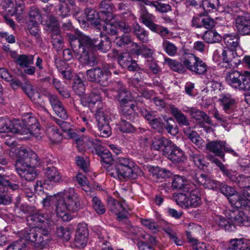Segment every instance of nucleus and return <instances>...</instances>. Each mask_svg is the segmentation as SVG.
<instances>
[{
    "instance_id": "nucleus-1",
    "label": "nucleus",
    "mask_w": 250,
    "mask_h": 250,
    "mask_svg": "<svg viewBox=\"0 0 250 250\" xmlns=\"http://www.w3.org/2000/svg\"><path fill=\"white\" fill-rule=\"evenodd\" d=\"M70 46L78 60L85 65L95 66L98 63V59L94 53L97 48L104 52L111 47V42L106 36H100L91 39L79 32L75 35H68Z\"/></svg>"
},
{
    "instance_id": "nucleus-2",
    "label": "nucleus",
    "mask_w": 250,
    "mask_h": 250,
    "mask_svg": "<svg viewBox=\"0 0 250 250\" xmlns=\"http://www.w3.org/2000/svg\"><path fill=\"white\" fill-rule=\"evenodd\" d=\"M19 158L15 167L20 177L26 181H32L37 176L35 167L42 166L37 154L32 151L23 149L19 151Z\"/></svg>"
},
{
    "instance_id": "nucleus-3",
    "label": "nucleus",
    "mask_w": 250,
    "mask_h": 250,
    "mask_svg": "<svg viewBox=\"0 0 250 250\" xmlns=\"http://www.w3.org/2000/svg\"><path fill=\"white\" fill-rule=\"evenodd\" d=\"M107 174L110 176L119 179L129 178L136 179L143 175V172L131 159L125 157L117 159L116 164L106 167Z\"/></svg>"
},
{
    "instance_id": "nucleus-4",
    "label": "nucleus",
    "mask_w": 250,
    "mask_h": 250,
    "mask_svg": "<svg viewBox=\"0 0 250 250\" xmlns=\"http://www.w3.org/2000/svg\"><path fill=\"white\" fill-rule=\"evenodd\" d=\"M81 208V198L74 189L68 188L62 193V197H59L56 205V214L58 217L66 219L69 217L68 210L77 211Z\"/></svg>"
},
{
    "instance_id": "nucleus-5",
    "label": "nucleus",
    "mask_w": 250,
    "mask_h": 250,
    "mask_svg": "<svg viewBox=\"0 0 250 250\" xmlns=\"http://www.w3.org/2000/svg\"><path fill=\"white\" fill-rule=\"evenodd\" d=\"M185 193H180L175 196L177 204L182 208L197 207L201 203L199 190L194 185L187 186Z\"/></svg>"
},
{
    "instance_id": "nucleus-6",
    "label": "nucleus",
    "mask_w": 250,
    "mask_h": 250,
    "mask_svg": "<svg viewBox=\"0 0 250 250\" xmlns=\"http://www.w3.org/2000/svg\"><path fill=\"white\" fill-rule=\"evenodd\" d=\"M18 120V123H16L15 125L18 134H30L36 138L39 137L41 128L35 117L28 115L22 121Z\"/></svg>"
},
{
    "instance_id": "nucleus-7",
    "label": "nucleus",
    "mask_w": 250,
    "mask_h": 250,
    "mask_svg": "<svg viewBox=\"0 0 250 250\" xmlns=\"http://www.w3.org/2000/svg\"><path fill=\"white\" fill-rule=\"evenodd\" d=\"M183 63L190 71L196 74H204L207 70V65L205 62L193 54H186Z\"/></svg>"
},
{
    "instance_id": "nucleus-8",
    "label": "nucleus",
    "mask_w": 250,
    "mask_h": 250,
    "mask_svg": "<svg viewBox=\"0 0 250 250\" xmlns=\"http://www.w3.org/2000/svg\"><path fill=\"white\" fill-rule=\"evenodd\" d=\"M226 81L231 87L246 91L249 89V82L246 76L237 71L231 70L226 74Z\"/></svg>"
},
{
    "instance_id": "nucleus-9",
    "label": "nucleus",
    "mask_w": 250,
    "mask_h": 250,
    "mask_svg": "<svg viewBox=\"0 0 250 250\" xmlns=\"http://www.w3.org/2000/svg\"><path fill=\"white\" fill-rule=\"evenodd\" d=\"M86 75L87 80L89 82L96 83L103 86H105L108 83L107 73L104 72L99 66L87 70Z\"/></svg>"
},
{
    "instance_id": "nucleus-10",
    "label": "nucleus",
    "mask_w": 250,
    "mask_h": 250,
    "mask_svg": "<svg viewBox=\"0 0 250 250\" xmlns=\"http://www.w3.org/2000/svg\"><path fill=\"white\" fill-rule=\"evenodd\" d=\"M153 18L152 14L146 11H143L141 16L142 22L151 30L158 33L162 37L166 36L169 33L167 29L155 24L153 22Z\"/></svg>"
},
{
    "instance_id": "nucleus-11",
    "label": "nucleus",
    "mask_w": 250,
    "mask_h": 250,
    "mask_svg": "<svg viewBox=\"0 0 250 250\" xmlns=\"http://www.w3.org/2000/svg\"><path fill=\"white\" fill-rule=\"evenodd\" d=\"M235 23L238 35L246 36L250 34V16L249 14L237 15L235 18Z\"/></svg>"
},
{
    "instance_id": "nucleus-12",
    "label": "nucleus",
    "mask_w": 250,
    "mask_h": 250,
    "mask_svg": "<svg viewBox=\"0 0 250 250\" xmlns=\"http://www.w3.org/2000/svg\"><path fill=\"white\" fill-rule=\"evenodd\" d=\"M223 63L226 64L225 67L234 68L237 67L240 63V57L235 50L224 48L221 53Z\"/></svg>"
},
{
    "instance_id": "nucleus-13",
    "label": "nucleus",
    "mask_w": 250,
    "mask_h": 250,
    "mask_svg": "<svg viewBox=\"0 0 250 250\" xmlns=\"http://www.w3.org/2000/svg\"><path fill=\"white\" fill-rule=\"evenodd\" d=\"M88 233L86 224L82 223L78 225L74 239V245L76 247H85L87 243Z\"/></svg>"
},
{
    "instance_id": "nucleus-14",
    "label": "nucleus",
    "mask_w": 250,
    "mask_h": 250,
    "mask_svg": "<svg viewBox=\"0 0 250 250\" xmlns=\"http://www.w3.org/2000/svg\"><path fill=\"white\" fill-rule=\"evenodd\" d=\"M44 95L48 97L50 104L55 114L63 120L67 119V112L58 98L55 95H51L48 92H46Z\"/></svg>"
},
{
    "instance_id": "nucleus-15",
    "label": "nucleus",
    "mask_w": 250,
    "mask_h": 250,
    "mask_svg": "<svg viewBox=\"0 0 250 250\" xmlns=\"http://www.w3.org/2000/svg\"><path fill=\"white\" fill-rule=\"evenodd\" d=\"M103 20L104 23L103 24V29L106 33L110 35H115L117 33L118 26H116V21L111 22L113 18V14L109 12H102Z\"/></svg>"
},
{
    "instance_id": "nucleus-16",
    "label": "nucleus",
    "mask_w": 250,
    "mask_h": 250,
    "mask_svg": "<svg viewBox=\"0 0 250 250\" xmlns=\"http://www.w3.org/2000/svg\"><path fill=\"white\" fill-rule=\"evenodd\" d=\"M169 150H167L165 156L173 163L179 164L184 162L186 160V157L183 151L173 143L170 146Z\"/></svg>"
},
{
    "instance_id": "nucleus-17",
    "label": "nucleus",
    "mask_w": 250,
    "mask_h": 250,
    "mask_svg": "<svg viewBox=\"0 0 250 250\" xmlns=\"http://www.w3.org/2000/svg\"><path fill=\"white\" fill-rule=\"evenodd\" d=\"M102 91L103 89L101 88L97 92L93 89L90 94L83 95L81 98V102L83 105L93 108L96 104H100L101 101V91Z\"/></svg>"
},
{
    "instance_id": "nucleus-18",
    "label": "nucleus",
    "mask_w": 250,
    "mask_h": 250,
    "mask_svg": "<svg viewBox=\"0 0 250 250\" xmlns=\"http://www.w3.org/2000/svg\"><path fill=\"white\" fill-rule=\"evenodd\" d=\"M118 61L122 67L127 68L129 71H135L140 69L136 61L133 60L130 55L127 53L120 54Z\"/></svg>"
},
{
    "instance_id": "nucleus-19",
    "label": "nucleus",
    "mask_w": 250,
    "mask_h": 250,
    "mask_svg": "<svg viewBox=\"0 0 250 250\" xmlns=\"http://www.w3.org/2000/svg\"><path fill=\"white\" fill-rule=\"evenodd\" d=\"M218 225L225 230H233L236 225L250 227V220H218Z\"/></svg>"
},
{
    "instance_id": "nucleus-20",
    "label": "nucleus",
    "mask_w": 250,
    "mask_h": 250,
    "mask_svg": "<svg viewBox=\"0 0 250 250\" xmlns=\"http://www.w3.org/2000/svg\"><path fill=\"white\" fill-rule=\"evenodd\" d=\"M51 30L48 31L50 34L51 43L57 51H61L63 47V39L60 33V27L51 26Z\"/></svg>"
},
{
    "instance_id": "nucleus-21",
    "label": "nucleus",
    "mask_w": 250,
    "mask_h": 250,
    "mask_svg": "<svg viewBox=\"0 0 250 250\" xmlns=\"http://www.w3.org/2000/svg\"><path fill=\"white\" fill-rule=\"evenodd\" d=\"M172 142L167 139L159 137L155 138L152 143L151 147L156 150H162L164 155L169 150Z\"/></svg>"
},
{
    "instance_id": "nucleus-22",
    "label": "nucleus",
    "mask_w": 250,
    "mask_h": 250,
    "mask_svg": "<svg viewBox=\"0 0 250 250\" xmlns=\"http://www.w3.org/2000/svg\"><path fill=\"white\" fill-rule=\"evenodd\" d=\"M219 101L223 110L226 113L229 114L231 113L236 107V100L232 98L230 95H223L222 98L219 99Z\"/></svg>"
},
{
    "instance_id": "nucleus-23",
    "label": "nucleus",
    "mask_w": 250,
    "mask_h": 250,
    "mask_svg": "<svg viewBox=\"0 0 250 250\" xmlns=\"http://www.w3.org/2000/svg\"><path fill=\"white\" fill-rule=\"evenodd\" d=\"M102 12L105 11H102L99 14L95 10L89 8H86L85 10L87 20L99 29H101L102 26L101 21V19H103V16L101 14Z\"/></svg>"
},
{
    "instance_id": "nucleus-24",
    "label": "nucleus",
    "mask_w": 250,
    "mask_h": 250,
    "mask_svg": "<svg viewBox=\"0 0 250 250\" xmlns=\"http://www.w3.org/2000/svg\"><path fill=\"white\" fill-rule=\"evenodd\" d=\"M21 88L28 97L35 103H38L41 105L44 103V100L42 99V95L36 92L30 83H26L21 86Z\"/></svg>"
},
{
    "instance_id": "nucleus-25",
    "label": "nucleus",
    "mask_w": 250,
    "mask_h": 250,
    "mask_svg": "<svg viewBox=\"0 0 250 250\" xmlns=\"http://www.w3.org/2000/svg\"><path fill=\"white\" fill-rule=\"evenodd\" d=\"M18 123V120H15L13 121L10 120L7 118H0V132H12L18 133L16 123Z\"/></svg>"
},
{
    "instance_id": "nucleus-26",
    "label": "nucleus",
    "mask_w": 250,
    "mask_h": 250,
    "mask_svg": "<svg viewBox=\"0 0 250 250\" xmlns=\"http://www.w3.org/2000/svg\"><path fill=\"white\" fill-rule=\"evenodd\" d=\"M116 84L117 85V97L120 104L133 101V97L131 96L130 92L126 89L122 83L121 82H118Z\"/></svg>"
},
{
    "instance_id": "nucleus-27",
    "label": "nucleus",
    "mask_w": 250,
    "mask_h": 250,
    "mask_svg": "<svg viewBox=\"0 0 250 250\" xmlns=\"http://www.w3.org/2000/svg\"><path fill=\"white\" fill-rule=\"evenodd\" d=\"M224 144H225L224 142L211 141L207 144L206 148L215 155L224 159V153L223 151Z\"/></svg>"
},
{
    "instance_id": "nucleus-28",
    "label": "nucleus",
    "mask_w": 250,
    "mask_h": 250,
    "mask_svg": "<svg viewBox=\"0 0 250 250\" xmlns=\"http://www.w3.org/2000/svg\"><path fill=\"white\" fill-rule=\"evenodd\" d=\"M100 146L99 147H97V148H95L97 151L98 155L100 156L101 158V161L104 164V167L106 168L108 166L114 165L113 164V159L112 156L111 152L107 149H101V145L98 144Z\"/></svg>"
},
{
    "instance_id": "nucleus-29",
    "label": "nucleus",
    "mask_w": 250,
    "mask_h": 250,
    "mask_svg": "<svg viewBox=\"0 0 250 250\" xmlns=\"http://www.w3.org/2000/svg\"><path fill=\"white\" fill-rule=\"evenodd\" d=\"M46 167H44V166H42L43 168L45 170V174L50 181L54 182H59L62 180V177L60 172L58 171L56 167L54 166H48V164L46 165Z\"/></svg>"
},
{
    "instance_id": "nucleus-30",
    "label": "nucleus",
    "mask_w": 250,
    "mask_h": 250,
    "mask_svg": "<svg viewBox=\"0 0 250 250\" xmlns=\"http://www.w3.org/2000/svg\"><path fill=\"white\" fill-rule=\"evenodd\" d=\"M77 147L79 151L83 150L85 148L86 146L87 147H93L94 148H97V147H99L100 146L98 145L97 141H94L92 139L87 137H84L83 138H78L76 140Z\"/></svg>"
},
{
    "instance_id": "nucleus-31",
    "label": "nucleus",
    "mask_w": 250,
    "mask_h": 250,
    "mask_svg": "<svg viewBox=\"0 0 250 250\" xmlns=\"http://www.w3.org/2000/svg\"><path fill=\"white\" fill-rule=\"evenodd\" d=\"M121 110L123 116L129 120H132L134 117V107L133 102L120 104Z\"/></svg>"
},
{
    "instance_id": "nucleus-32",
    "label": "nucleus",
    "mask_w": 250,
    "mask_h": 250,
    "mask_svg": "<svg viewBox=\"0 0 250 250\" xmlns=\"http://www.w3.org/2000/svg\"><path fill=\"white\" fill-rule=\"evenodd\" d=\"M98 126L109 125L110 117L109 112L106 110H98L95 114Z\"/></svg>"
},
{
    "instance_id": "nucleus-33",
    "label": "nucleus",
    "mask_w": 250,
    "mask_h": 250,
    "mask_svg": "<svg viewBox=\"0 0 250 250\" xmlns=\"http://www.w3.org/2000/svg\"><path fill=\"white\" fill-rule=\"evenodd\" d=\"M240 35L235 34L234 35H226L224 38L225 44L227 46V48L230 50L235 49L239 45Z\"/></svg>"
},
{
    "instance_id": "nucleus-34",
    "label": "nucleus",
    "mask_w": 250,
    "mask_h": 250,
    "mask_svg": "<svg viewBox=\"0 0 250 250\" xmlns=\"http://www.w3.org/2000/svg\"><path fill=\"white\" fill-rule=\"evenodd\" d=\"M170 111L180 125H189V122L185 115L174 105H170Z\"/></svg>"
},
{
    "instance_id": "nucleus-35",
    "label": "nucleus",
    "mask_w": 250,
    "mask_h": 250,
    "mask_svg": "<svg viewBox=\"0 0 250 250\" xmlns=\"http://www.w3.org/2000/svg\"><path fill=\"white\" fill-rule=\"evenodd\" d=\"M228 200L231 205L236 208L245 207L248 204L247 200L237 193H234L228 197Z\"/></svg>"
},
{
    "instance_id": "nucleus-36",
    "label": "nucleus",
    "mask_w": 250,
    "mask_h": 250,
    "mask_svg": "<svg viewBox=\"0 0 250 250\" xmlns=\"http://www.w3.org/2000/svg\"><path fill=\"white\" fill-rule=\"evenodd\" d=\"M192 184H189L182 176L179 175H175L173 178L172 182V187L173 189L177 190H182L185 192V187L187 186H191Z\"/></svg>"
},
{
    "instance_id": "nucleus-37",
    "label": "nucleus",
    "mask_w": 250,
    "mask_h": 250,
    "mask_svg": "<svg viewBox=\"0 0 250 250\" xmlns=\"http://www.w3.org/2000/svg\"><path fill=\"white\" fill-rule=\"evenodd\" d=\"M51 241V237L47 231L40 233L37 239L34 240V245L41 249H43L47 246Z\"/></svg>"
},
{
    "instance_id": "nucleus-38",
    "label": "nucleus",
    "mask_w": 250,
    "mask_h": 250,
    "mask_svg": "<svg viewBox=\"0 0 250 250\" xmlns=\"http://www.w3.org/2000/svg\"><path fill=\"white\" fill-rule=\"evenodd\" d=\"M47 134L50 141L53 144H59L62 140V136L56 127H49L47 130Z\"/></svg>"
},
{
    "instance_id": "nucleus-39",
    "label": "nucleus",
    "mask_w": 250,
    "mask_h": 250,
    "mask_svg": "<svg viewBox=\"0 0 250 250\" xmlns=\"http://www.w3.org/2000/svg\"><path fill=\"white\" fill-rule=\"evenodd\" d=\"M204 41L208 43L218 42L221 40V36L215 30H208L202 36Z\"/></svg>"
},
{
    "instance_id": "nucleus-40",
    "label": "nucleus",
    "mask_w": 250,
    "mask_h": 250,
    "mask_svg": "<svg viewBox=\"0 0 250 250\" xmlns=\"http://www.w3.org/2000/svg\"><path fill=\"white\" fill-rule=\"evenodd\" d=\"M107 206L110 211L118 216L121 213L122 210H124V208L122 204L111 197L108 199Z\"/></svg>"
},
{
    "instance_id": "nucleus-41",
    "label": "nucleus",
    "mask_w": 250,
    "mask_h": 250,
    "mask_svg": "<svg viewBox=\"0 0 250 250\" xmlns=\"http://www.w3.org/2000/svg\"><path fill=\"white\" fill-rule=\"evenodd\" d=\"M190 113L192 117L195 120L197 121L203 120L208 124H211V121L209 117L204 112L195 109H191Z\"/></svg>"
},
{
    "instance_id": "nucleus-42",
    "label": "nucleus",
    "mask_w": 250,
    "mask_h": 250,
    "mask_svg": "<svg viewBox=\"0 0 250 250\" xmlns=\"http://www.w3.org/2000/svg\"><path fill=\"white\" fill-rule=\"evenodd\" d=\"M28 22L40 23L42 21V16L40 9L36 6H32L29 11Z\"/></svg>"
},
{
    "instance_id": "nucleus-43",
    "label": "nucleus",
    "mask_w": 250,
    "mask_h": 250,
    "mask_svg": "<svg viewBox=\"0 0 250 250\" xmlns=\"http://www.w3.org/2000/svg\"><path fill=\"white\" fill-rule=\"evenodd\" d=\"M34 56L33 55H20L18 56L16 60V62L21 67L25 68L28 67L30 64H32Z\"/></svg>"
},
{
    "instance_id": "nucleus-44",
    "label": "nucleus",
    "mask_w": 250,
    "mask_h": 250,
    "mask_svg": "<svg viewBox=\"0 0 250 250\" xmlns=\"http://www.w3.org/2000/svg\"><path fill=\"white\" fill-rule=\"evenodd\" d=\"M191 160L194 163L195 165L200 169H204L207 167V163L203 155L198 153L191 152L189 154Z\"/></svg>"
},
{
    "instance_id": "nucleus-45",
    "label": "nucleus",
    "mask_w": 250,
    "mask_h": 250,
    "mask_svg": "<svg viewBox=\"0 0 250 250\" xmlns=\"http://www.w3.org/2000/svg\"><path fill=\"white\" fill-rule=\"evenodd\" d=\"M132 45L135 46L137 48L135 52L137 55H142L145 58H147L152 57L154 51L153 50L148 48L146 45H142L141 46L139 47L136 43H133Z\"/></svg>"
},
{
    "instance_id": "nucleus-46",
    "label": "nucleus",
    "mask_w": 250,
    "mask_h": 250,
    "mask_svg": "<svg viewBox=\"0 0 250 250\" xmlns=\"http://www.w3.org/2000/svg\"><path fill=\"white\" fill-rule=\"evenodd\" d=\"M184 133L192 143L196 145L200 144L201 138L197 132L191 130L190 127H188L184 129Z\"/></svg>"
},
{
    "instance_id": "nucleus-47",
    "label": "nucleus",
    "mask_w": 250,
    "mask_h": 250,
    "mask_svg": "<svg viewBox=\"0 0 250 250\" xmlns=\"http://www.w3.org/2000/svg\"><path fill=\"white\" fill-rule=\"evenodd\" d=\"M56 233L58 237L64 241H68L71 238V232L70 229L62 226L57 228Z\"/></svg>"
},
{
    "instance_id": "nucleus-48",
    "label": "nucleus",
    "mask_w": 250,
    "mask_h": 250,
    "mask_svg": "<svg viewBox=\"0 0 250 250\" xmlns=\"http://www.w3.org/2000/svg\"><path fill=\"white\" fill-rule=\"evenodd\" d=\"M165 63L174 71L178 72V73H183L184 71L183 65L175 60H171L168 58H165Z\"/></svg>"
},
{
    "instance_id": "nucleus-49",
    "label": "nucleus",
    "mask_w": 250,
    "mask_h": 250,
    "mask_svg": "<svg viewBox=\"0 0 250 250\" xmlns=\"http://www.w3.org/2000/svg\"><path fill=\"white\" fill-rule=\"evenodd\" d=\"M202 5L208 11L217 10L220 6L219 0H202Z\"/></svg>"
},
{
    "instance_id": "nucleus-50",
    "label": "nucleus",
    "mask_w": 250,
    "mask_h": 250,
    "mask_svg": "<svg viewBox=\"0 0 250 250\" xmlns=\"http://www.w3.org/2000/svg\"><path fill=\"white\" fill-rule=\"evenodd\" d=\"M92 202L93 208L98 214H102L105 212L104 205L98 197H93Z\"/></svg>"
},
{
    "instance_id": "nucleus-51",
    "label": "nucleus",
    "mask_w": 250,
    "mask_h": 250,
    "mask_svg": "<svg viewBox=\"0 0 250 250\" xmlns=\"http://www.w3.org/2000/svg\"><path fill=\"white\" fill-rule=\"evenodd\" d=\"M73 89L74 92L79 96H83L85 92V86L83 81L80 79H77L74 83Z\"/></svg>"
},
{
    "instance_id": "nucleus-52",
    "label": "nucleus",
    "mask_w": 250,
    "mask_h": 250,
    "mask_svg": "<svg viewBox=\"0 0 250 250\" xmlns=\"http://www.w3.org/2000/svg\"><path fill=\"white\" fill-rule=\"evenodd\" d=\"M148 3L150 5L153 6L157 11L160 12L166 13L170 10L171 6L169 4L162 3L158 1H148Z\"/></svg>"
},
{
    "instance_id": "nucleus-53",
    "label": "nucleus",
    "mask_w": 250,
    "mask_h": 250,
    "mask_svg": "<svg viewBox=\"0 0 250 250\" xmlns=\"http://www.w3.org/2000/svg\"><path fill=\"white\" fill-rule=\"evenodd\" d=\"M26 244L23 239H20L11 244L6 250H25Z\"/></svg>"
},
{
    "instance_id": "nucleus-54",
    "label": "nucleus",
    "mask_w": 250,
    "mask_h": 250,
    "mask_svg": "<svg viewBox=\"0 0 250 250\" xmlns=\"http://www.w3.org/2000/svg\"><path fill=\"white\" fill-rule=\"evenodd\" d=\"M237 179L235 183L240 188L244 189L250 188V177L240 175Z\"/></svg>"
},
{
    "instance_id": "nucleus-55",
    "label": "nucleus",
    "mask_w": 250,
    "mask_h": 250,
    "mask_svg": "<svg viewBox=\"0 0 250 250\" xmlns=\"http://www.w3.org/2000/svg\"><path fill=\"white\" fill-rule=\"evenodd\" d=\"M163 46L165 51L169 56H174L176 54L177 48L172 43L165 40L163 43Z\"/></svg>"
},
{
    "instance_id": "nucleus-56",
    "label": "nucleus",
    "mask_w": 250,
    "mask_h": 250,
    "mask_svg": "<svg viewBox=\"0 0 250 250\" xmlns=\"http://www.w3.org/2000/svg\"><path fill=\"white\" fill-rule=\"evenodd\" d=\"M166 123L163 125L167 131L171 134H175L177 132L176 127H174L175 123L172 118H168L165 120Z\"/></svg>"
},
{
    "instance_id": "nucleus-57",
    "label": "nucleus",
    "mask_w": 250,
    "mask_h": 250,
    "mask_svg": "<svg viewBox=\"0 0 250 250\" xmlns=\"http://www.w3.org/2000/svg\"><path fill=\"white\" fill-rule=\"evenodd\" d=\"M248 211L247 208H245L243 211L236 210V211H232L231 214L228 217V219H248L250 217V216H249L247 215V213Z\"/></svg>"
},
{
    "instance_id": "nucleus-58",
    "label": "nucleus",
    "mask_w": 250,
    "mask_h": 250,
    "mask_svg": "<svg viewBox=\"0 0 250 250\" xmlns=\"http://www.w3.org/2000/svg\"><path fill=\"white\" fill-rule=\"evenodd\" d=\"M120 129L121 131L126 132H133L135 129L132 125L128 122L126 121L124 119L122 118L120 123Z\"/></svg>"
},
{
    "instance_id": "nucleus-59",
    "label": "nucleus",
    "mask_w": 250,
    "mask_h": 250,
    "mask_svg": "<svg viewBox=\"0 0 250 250\" xmlns=\"http://www.w3.org/2000/svg\"><path fill=\"white\" fill-rule=\"evenodd\" d=\"M244 243L241 239H232L229 241L228 250H240V248L243 247Z\"/></svg>"
},
{
    "instance_id": "nucleus-60",
    "label": "nucleus",
    "mask_w": 250,
    "mask_h": 250,
    "mask_svg": "<svg viewBox=\"0 0 250 250\" xmlns=\"http://www.w3.org/2000/svg\"><path fill=\"white\" fill-rule=\"evenodd\" d=\"M218 188L220 192L228 198L235 193V191L232 187L223 183L219 185Z\"/></svg>"
},
{
    "instance_id": "nucleus-61",
    "label": "nucleus",
    "mask_w": 250,
    "mask_h": 250,
    "mask_svg": "<svg viewBox=\"0 0 250 250\" xmlns=\"http://www.w3.org/2000/svg\"><path fill=\"white\" fill-rule=\"evenodd\" d=\"M28 29L30 34L38 38L40 37V29L39 23L28 22Z\"/></svg>"
},
{
    "instance_id": "nucleus-62",
    "label": "nucleus",
    "mask_w": 250,
    "mask_h": 250,
    "mask_svg": "<svg viewBox=\"0 0 250 250\" xmlns=\"http://www.w3.org/2000/svg\"><path fill=\"white\" fill-rule=\"evenodd\" d=\"M153 174L157 178L165 179L169 177L170 172L169 170L164 168H157L154 169Z\"/></svg>"
},
{
    "instance_id": "nucleus-63",
    "label": "nucleus",
    "mask_w": 250,
    "mask_h": 250,
    "mask_svg": "<svg viewBox=\"0 0 250 250\" xmlns=\"http://www.w3.org/2000/svg\"><path fill=\"white\" fill-rule=\"evenodd\" d=\"M70 8L67 3H62L57 11L58 15L62 18H64L68 15Z\"/></svg>"
},
{
    "instance_id": "nucleus-64",
    "label": "nucleus",
    "mask_w": 250,
    "mask_h": 250,
    "mask_svg": "<svg viewBox=\"0 0 250 250\" xmlns=\"http://www.w3.org/2000/svg\"><path fill=\"white\" fill-rule=\"evenodd\" d=\"M142 238L143 240H140V241L146 242V244H148L149 246H152L153 247L157 245V241L156 238L150 234H146L143 235H142Z\"/></svg>"
}]
</instances>
